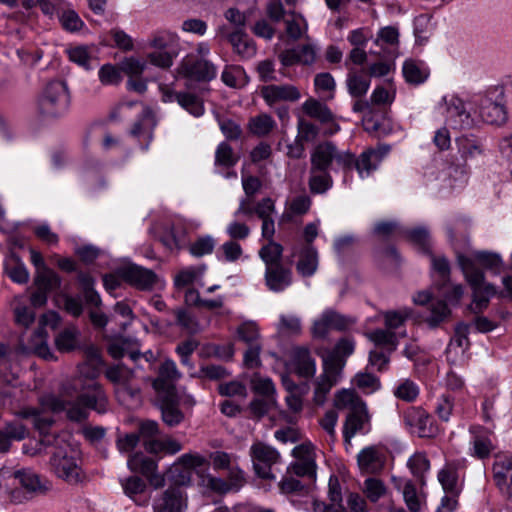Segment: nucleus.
<instances>
[{"label":"nucleus","instance_id":"obj_1","mask_svg":"<svg viewBox=\"0 0 512 512\" xmlns=\"http://www.w3.org/2000/svg\"><path fill=\"white\" fill-rule=\"evenodd\" d=\"M100 369L81 363L77 376L67 380L58 396L50 395L44 405L55 412H65L71 421H82L88 417L89 409L102 414L107 411L108 399L102 386L96 381Z\"/></svg>","mask_w":512,"mask_h":512},{"label":"nucleus","instance_id":"obj_2","mask_svg":"<svg viewBox=\"0 0 512 512\" xmlns=\"http://www.w3.org/2000/svg\"><path fill=\"white\" fill-rule=\"evenodd\" d=\"M49 467L57 478L68 485L78 486L88 481L78 453L69 444L57 442L49 460Z\"/></svg>","mask_w":512,"mask_h":512},{"label":"nucleus","instance_id":"obj_3","mask_svg":"<svg viewBox=\"0 0 512 512\" xmlns=\"http://www.w3.org/2000/svg\"><path fill=\"white\" fill-rule=\"evenodd\" d=\"M457 260L472 289V302L468 308L472 313L479 314L488 307L490 299L496 294V289L485 282L484 273L475 266L472 259L458 255Z\"/></svg>","mask_w":512,"mask_h":512},{"label":"nucleus","instance_id":"obj_4","mask_svg":"<svg viewBox=\"0 0 512 512\" xmlns=\"http://www.w3.org/2000/svg\"><path fill=\"white\" fill-rule=\"evenodd\" d=\"M70 105V94L67 84L62 80L49 82L38 100L39 112L47 118H58L64 115Z\"/></svg>","mask_w":512,"mask_h":512},{"label":"nucleus","instance_id":"obj_5","mask_svg":"<svg viewBox=\"0 0 512 512\" xmlns=\"http://www.w3.org/2000/svg\"><path fill=\"white\" fill-rule=\"evenodd\" d=\"M267 15L273 22L283 21L284 35L291 41L308 38V22L304 16L295 11H286L280 0L267 4Z\"/></svg>","mask_w":512,"mask_h":512},{"label":"nucleus","instance_id":"obj_6","mask_svg":"<svg viewBox=\"0 0 512 512\" xmlns=\"http://www.w3.org/2000/svg\"><path fill=\"white\" fill-rule=\"evenodd\" d=\"M255 214L262 222L261 236L262 238H271L275 235V201L270 197L259 200L254 206L248 198H242L239 206L234 212V217L246 216L251 217Z\"/></svg>","mask_w":512,"mask_h":512},{"label":"nucleus","instance_id":"obj_7","mask_svg":"<svg viewBox=\"0 0 512 512\" xmlns=\"http://www.w3.org/2000/svg\"><path fill=\"white\" fill-rule=\"evenodd\" d=\"M311 167L327 170L335 162L337 166L346 169L351 168L354 156L348 151H340L331 141H323L316 144L311 151Z\"/></svg>","mask_w":512,"mask_h":512},{"label":"nucleus","instance_id":"obj_8","mask_svg":"<svg viewBox=\"0 0 512 512\" xmlns=\"http://www.w3.org/2000/svg\"><path fill=\"white\" fill-rule=\"evenodd\" d=\"M292 456L295 461L288 466V472L297 477L314 480L317 472L315 446L310 441H305L292 449Z\"/></svg>","mask_w":512,"mask_h":512},{"label":"nucleus","instance_id":"obj_9","mask_svg":"<svg viewBox=\"0 0 512 512\" xmlns=\"http://www.w3.org/2000/svg\"><path fill=\"white\" fill-rule=\"evenodd\" d=\"M438 108L445 113L446 123L456 129H470L476 125L475 118L466 110L463 101L456 96H444Z\"/></svg>","mask_w":512,"mask_h":512},{"label":"nucleus","instance_id":"obj_10","mask_svg":"<svg viewBox=\"0 0 512 512\" xmlns=\"http://www.w3.org/2000/svg\"><path fill=\"white\" fill-rule=\"evenodd\" d=\"M342 365L337 360H324L323 372L314 382L313 403L323 406L331 389L341 377Z\"/></svg>","mask_w":512,"mask_h":512},{"label":"nucleus","instance_id":"obj_11","mask_svg":"<svg viewBox=\"0 0 512 512\" xmlns=\"http://www.w3.org/2000/svg\"><path fill=\"white\" fill-rule=\"evenodd\" d=\"M477 105L479 116L484 122L492 125H502L506 122L507 112L502 91L499 93L496 90L489 91L479 98Z\"/></svg>","mask_w":512,"mask_h":512},{"label":"nucleus","instance_id":"obj_12","mask_svg":"<svg viewBox=\"0 0 512 512\" xmlns=\"http://www.w3.org/2000/svg\"><path fill=\"white\" fill-rule=\"evenodd\" d=\"M250 456L255 473L260 478L275 479L271 467L280 460V454L276 449L265 443L256 442L250 448Z\"/></svg>","mask_w":512,"mask_h":512},{"label":"nucleus","instance_id":"obj_13","mask_svg":"<svg viewBox=\"0 0 512 512\" xmlns=\"http://www.w3.org/2000/svg\"><path fill=\"white\" fill-rule=\"evenodd\" d=\"M405 426L411 433L421 438H431L437 435L438 429L431 416L421 407H409L402 413Z\"/></svg>","mask_w":512,"mask_h":512},{"label":"nucleus","instance_id":"obj_14","mask_svg":"<svg viewBox=\"0 0 512 512\" xmlns=\"http://www.w3.org/2000/svg\"><path fill=\"white\" fill-rule=\"evenodd\" d=\"M371 431V414L367 405L355 411H350L343 423V438L345 444L351 445V440L357 434H368Z\"/></svg>","mask_w":512,"mask_h":512},{"label":"nucleus","instance_id":"obj_15","mask_svg":"<svg viewBox=\"0 0 512 512\" xmlns=\"http://www.w3.org/2000/svg\"><path fill=\"white\" fill-rule=\"evenodd\" d=\"M355 323V320L337 313L325 310L313 323L312 334L315 338H325L331 330L343 331Z\"/></svg>","mask_w":512,"mask_h":512},{"label":"nucleus","instance_id":"obj_16","mask_svg":"<svg viewBox=\"0 0 512 512\" xmlns=\"http://www.w3.org/2000/svg\"><path fill=\"white\" fill-rule=\"evenodd\" d=\"M49 396H46L41 401V409L37 408H25L18 412V415L22 418H32L33 424L36 430L39 431L40 435L42 436L40 440V445H50L51 441L48 437V432L52 425L54 424L55 420L54 418L47 414V411H51L53 413H56L52 409L48 408L44 405V400L48 398Z\"/></svg>","mask_w":512,"mask_h":512},{"label":"nucleus","instance_id":"obj_17","mask_svg":"<svg viewBox=\"0 0 512 512\" xmlns=\"http://www.w3.org/2000/svg\"><path fill=\"white\" fill-rule=\"evenodd\" d=\"M301 111L305 116L322 124H331L328 134H334L340 130V126L335 122V115L323 101L309 97L302 103Z\"/></svg>","mask_w":512,"mask_h":512},{"label":"nucleus","instance_id":"obj_18","mask_svg":"<svg viewBox=\"0 0 512 512\" xmlns=\"http://www.w3.org/2000/svg\"><path fill=\"white\" fill-rule=\"evenodd\" d=\"M180 72L187 78L197 81H210L216 77L213 63L204 58L187 57L181 64Z\"/></svg>","mask_w":512,"mask_h":512},{"label":"nucleus","instance_id":"obj_19","mask_svg":"<svg viewBox=\"0 0 512 512\" xmlns=\"http://www.w3.org/2000/svg\"><path fill=\"white\" fill-rule=\"evenodd\" d=\"M118 273L124 281L140 290H151L157 280L152 270L135 264L122 267Z\"/></svg>","mask_w":512,"mask_h":512},{"label":"nucleus","instance_id":"obj_20","mask_svg":"<svg viewBox=\"0 0 512 512\" xmlns=\"http://www.w3.org/2000/svg\"><path fill=\"white\" fill-rule=\"evenodd\" d=\"M181 376L176 363L171 359H165L159 366L158 376L153 380L152 386L159 395L175 394L174 383Z\"/></svg>","mask_w":512,"mask_h":512},{"label":"nucleus","instance_id":"obj_21","mask_svg":"<svg viewBox=\"0 0 512 512\" xmlns=\"http://www.w3.org/2000/svg\"><path fill=\"white\" fill-rule=\"evenodd\" d=\"M493 477L500 492L511 503L512 512V455L500 457L495 461Z\"/></svg>","mask_w":512,"mask_h":512},{"label":"nucleus","instance_id":"obj_22","mask_svg":"<svg viewBox=\"0 0 512 512\" xmlns=\"http://www.w3.org/2000/svg\"><path fill=\"white\" fill-rule=\"evenodd\" d=\"M385 462V452L377 445L367 446L361 449L357 455V464L362 473H377L383 469Z\"/></svg>","mask_w":512,"mask_h":512},{"label":"nucleus","instance_id":"obj_23","mask_svg":"<svg viewBox=\"0 0 512 512\" xmlns=\"http://www.w3.org/2000/svg\"><path fill=\"white\" fill-rule=\"evenodd\" d=\"M217 35L227 39L232 45L234 52L242 59L252 58L256 54L255 43L243 30L238 29L228 33L226 26H222L218 29Z\"/></svg>","mask_w":512,"mask_h":512},{"label":"nucleus","instance_id":"obj_24","mask_svg":"<svg viewBox=\"0 0 512 512\" xmlns=\"http://www.w3.org/2000/svg\"><path fill=\"white\" fill-rule=\"evenodd\" d=\"M128 468L132 472H138L149 479V482L155 488L164 485V478L156 474L157 464L155 460L145 456L142 453H135L131 455L127 461Z\"/></svg>","mask_w":512,"mask_h":512},{"label":"nucleus","instance_id":"obj_25","mask_svg":"<svg viewBox=\"0 0 512 512\" xmlns=\"http://www.w3.org/2000/svg\"><path fill=\"white\" fill-rule=\"evenodd\" d=\"M187 496L179 487H169L154 504L155 512H184Z\"/></svg>","mask_w":512,"mask_h":512},{"label":"nucleus","instance_id":"obj_26","mask_svg":"<svg viewBox=\"0 0 512 512\" xmlns=\"http://www.w3.org/2000/svg\"><path fill=\"white\" fill-rule=\"evenodd\" d=\"M261 96L265 102L272 106L280 101L296 102L301 98L299 89L290 84L283 85H267L262 87Z\"/></svg>","mask_w":512,"mask_h":512},{"label":"nucleus","instance_id":"obj_27","mask_svg":"<svg viewBox=\"0 0 512 512\" xmlns=\"http://www.w3.org/2000/svg\"><path fill=\"white\" fill-rule=\"evenodd\" d=\"M105 376L110 382L119 386L118 393L128 394L133 398L138 396L139 389L130 386L134 377V372L131 369L123 365L111 366L105 371Z\"/></svg>","mask_w":512,"mask_h":512},{"label":"nucleus","instance_id":"obj_28","mask_svg":"<svg viewBox=\"0 0 512 512\" xmlns=\"http://www.w3.org/2000/svg\"><path fill=\"white\" fill-rule=\"evenodd\" d=\"M390 148L388 146H380L377 149H369L361 153L355 161V165L361 178L368 177L374 171L382 159L388 154Z\"/></svg>","mask_w":512,"mask_h":512},{"label":"nucleus","instance_id":"obj_29","mask_svg":"<svg viewBox=\"0 0 512 512\" xmlns=\"http://www.w3.org/2000/svg\"><path fill=\"white\" fill-rule=\"evenodd\" d=\"M18 484L30 494H43L50 489L48 480L28 468L16 470V486Z\"/></svg>","mask_w":512,"mask_h":512},{"label":"nucleus","instance_id":"obj_30","mask_svg":"<svg viewBox=\"0 0 512 512\" xmlns=\"http://www.w3.org/2000/svg\"><path fill=\"white\" fill-rule=\"evenodd\" d=\"M265 282L273 292H281L292 283V271L282 264L271 266L265 269Z\"/></svg>","mask_w":512,"mask_h":512},{"label":"nucleus","instance_id":"obj_31","mask_svg":"<svg viewBox=\"0 0 512 512\" xmlns=\"http://www.w3.org/2000/svg\"><path fill=\"white\" fill-rule=\"evenodd\" d=\"M371 81L364 69L349 68L346 77V87L353 98H362L369 90Z\"/></svg>","mask_w":512,"mask_h":512},{"label":"nucleus","instance_id":"obj_32","mask_svg":"<svg viewBox=\"0 0 512 512\" xmlns=\"http://www.w3.org/2000/svg\"><path fill=\"white\" fill-rule=\"evenodd\" d=\"M162 420L170 427L179 425L184 420V414L179 409L176 394L160 395Z\"/></svg>","mask_w":512,"mask_h":512},{"label":"nucleus","instance_id":"obj_33","mask_svg":"<svg viewBox=\"0 0 512 512\" xmlns=\"http://www.w3.org/2000/svg\"><path fill=\"white\" fill-rule=\"evenodd\" d=\"M398 37V30L394 27L388 26L380 29L375 44L379 46L382 51H371V53L382 58L394 57L398 45Z\"/></svg>","mask_w":512,"mask_h":512},{"label":"nucleus","instance_id":"obj_34","mask_svg":"<svg viewBox=\"0 0 512 512\" xmlns=\"http://www.w3.org/2000/svg\"><path fill=\"white\" fill-rule=\"evenodd\" d=\"M125 494L137 505L148 504L149 497L146 495V483L137 476L128 477L121 482Z\"/></svg>","mask_w":512,"mask_h":512},{"label":"nucleus","instance_id":"obj_35","mask_svg":"<svg viewBox=\"0 0 512 512\" xmlns=\"http://www.w3.org/2000/svg\"><path fill=\"white\" fill-rule=\"evenodd\" d=\"M293 362L296 372L301 377H311L316 372V365L314 359L308 349L298 347L293 351Z\"/></svg>","mask_w":512,"mask_h":512},{"label":"nucleus","instance_id":"obj_36","mask_svg":"<svg viewBox=\"0 0 512 512\" xmlns=\"http://www.w3.org/2000/svg\"><path fill=\"white\" fill-rule=\"evenodd\" d=\"M366 337L378 349H385L389 353H392L397 349L398 337L393 331H389L387 329H375L367 332Z\"/></svg>","mask_w":512,"mask_h":512},{"label":"nucleus","instance_id":"obj_37","mask_svg":"<svg viewBox=\"0 0 512 512\" xmlns=\"http://www.w3.org/2000/svg\"><path fill=\"white\" fill-rule=\"evenodd\" d=\"M318 268V253L312 246L302 249L296 263L297 272L303 277L312 276Z\"/></svg>","mask_w":512,"mask_h":512},{"label":"nucleus","instance_id":"obj_38","mask_svg":"<svg viewBox=\"0 0 512 512\" xmlns=\"http://www.w3.org/2000/svg\"><path fill=\"white\" fill-rule=\"evenodd\" d=\"M308 185L311 193L324 194L333 185V179L327 170L310 167Z\"/></svg>","mask_w":512,"mask_h":512},{"label":"nucleus","instance_id":"obj_39","mask_svg":"<svg viewBox=\"0 0 512 512\" xmlns=\"http://www.w3.org/2000/svg\"><path fill=\"white\" fill-rule=\"evenodd\" d=\"M362 405L366 403L352 389H341L334 395L333 406L337 410L348 409L350 412L361 408Z\"/></svg>","mask_w":512,"mask_h":512},{"label":"nucleus","instance_id":"obj_40","mask_svg":"<svg viewBox=\"0 0 512 512\" xmlns=\"http://www.w3.org/2000/svg\"><path fill=\"white\" fill-rule=\"evenodd\" d=\"M438 480L446 492L458 495L461 491V483L457 468L452 464L445 465L438 472Z\"/></svg>","mask_w":512,"mask_h":512},{"label":"nucleus","instance_id":"obj_41","mask_svg":"<svg viewBox=\"0 0 512 512\" xmlns=\"http://www.w3.org/2000/svg\"><path fill=\"white\" fill-rule=\"evenodd\" d=\"M268 243L259 250V257L265 263L266 268L281 264L283 246L274 241V237L265 238Z\"/></svg>","mask_w":512,"mask_h":512},{"label":"nucleus","instance_id":"obj_42","mask_svg":"<svg viewBox=\"0 0 512 512\" xmlns=\"http://www.w3.org/2000/svg\"><path fill=\"white\" fill-rule=\"evenodd\" d=\"M239 157L227 142H221L215 151V167L229 169L236 165Z\"/></svg>","mask_w":512,"mask_h":512},{"label":"nucleus","instance_id":"obj_43","mask_svg":"<svg viewBox=\"0 0 512 512\" xmlns=\"http://www.w3.org/2000/svg\"><path fill=\"white\" fill-rule=\"evenodd\" d=\"M363 492L368 500L372 503H376L387 495L388 488L383 480L376 477H369L365 479L363 483Z\"/></svg>","mask_w":512,"mask_h":512},{"label":"nucleus","instance_id":"obj_44","mask_svg":"<svg viewBox=\"0 0 512 512\" xmlns=\"http://www.w3.org/2000/svg\"><path fill=\"white\" fill-rule=\"evenodd\" d=\"M314 87L317 94L324 100H331L334 97L336 83L330 73H319L314 78Z\"/></svg>","mask_w":512,"mask_h":512},{"label":"nucleus","instance_id":"obj_45","mask_svg":"<svg viewBox=\"0 0 512 512\" xmlns=\"http://www.w3.org/2000/svg\"><path fill=\"white\" fill-rule=\"evenodd\" d=\"M276 127V122L268 114H259L249 120L248 128L250 132L257 136H265Z\"/></svg>","mask_w":512,"mask_h":512},{"label":"nucleus","instance_id":"obj_46","mask_svg":"<svg viewBox=\"0 0 512 512\" xmlns=\"http://www.w3.org/2000/svg\"><path fill=\"white\" fill-rule=\"evenodd\" d=\"M5 272L12 281L24 284L29 280V272L19 258L12 256L5 264Z\"/></svg>","mask_w":512,"mask_h":512},{"label":"nucleus","instance_id":"obj_47","mask_svg":"<svg viewBox=\"0 0 512 512\" xmlns=\"http://www.w3.org/2000/svg\"><path fill=\"white\" fill-rule=\"evenodd\" d=\"M34 283L37 288L50 292L60 287L61 279L53 270L47 267L36 271Z\"/></svg>","mask_w":512,"mask_h":512},{"label":"nucleus","instance_id":"obj_48","mask_svg":"<svg viewBox=\"0 0 512 512\" xmlns=\"http://www.w3.org/2000/svg\"><path fill=\"white\" fill-rule=\"evenodd\" d=\"M176 102L195 117H200L204 114L205 109L202 100L193 94L186 92L177 94Z\"/></svg>","mask_w":512,"mask_h":512},{"label":"nucleus","instance_id":"obj_49","mask_svg":"<svg viewBox=\"0 0 512 512\" xmlns=\"http://www.w3.org/2000/svg\"><path fill=\"white\" fill-rule=\"evenodd\" d=\"M457 144L461 157L465 160L476 158L483 152L480 141L473 137L462 136L457 139Z\"/></svg>","mask_w":512,"mask_h":512},{"label":"nucleus","instance_id":"obj_50","mask_svg":"<svg viewBox=\"0 0 512 512\" xmlns=\"http://www.w3.org/2000/svg\"><path fill=\"white\" fill-rule=\"evenodd\" d=\"M435 413L441 421L448 422L453 414H458L459 410L455 406L454 398L449 394H442L437 398Z\"/></svg>","mask_w":512,"mask_h":512},{"label":"nucleus","instance_id":"obj_51","mask_svg":"<svg viewBox=\"0 0 512 512\" xmlns=\"http://www.w3.org/2000/svg\"><path fill=\"white\" fill-rule=\"evenodd\" d=\"M403 75L407 82L420 84L428 77V70L413 60H407L403 65Z\"/></svg>","mask_w":512,"mask_h":512},{"label":"nucleus","instance_id":"obj_52","mask_svg":"<svg viewBox=\"0 0 512 512\" xmlns=\"http://www.w3.org/2000/svg\"><path fill=\"white\" fill-rule=\"evenodd\" d=\"M320 132L319 127L307 120L303 116H298L297 119V135L296 138L304 144L316 140Z\"/></svg>","mask_w":512,"mask_h":512},{"label":"nucleus","instance_id":"obj_53","mask_svg":"<svg viewBox=\"0 0 512 512\" xmlns=\"http://www.w3.org/2000/svg\"><path fill=\"white\" fill-rule=\"evenodd\" d=\"M66 53L69 60L73 63L83 67L86 70L92 68L91 62L93 59L89 47L83 45L72 46L67 48Z\"/></svg>","mask_w":512,"mask_h":512},{"label":"nucleus","instance_id":"obj_54","mask_svg":"<svg viewBox=\"0 0 512 512\" xmlns=\"http://www.w3.org/2000/svg\"><path fill=\"white\" fill-rule=\"evenodd\" d=\"M185 240V230L181 226H168L161 238L163 244L170 250L179 249Z\"/></svg>","mask_w":512,"mask_h":512},{"label":"nucleus","instance_id":"obj_55","mask_svg":"<svg viewBox=\"0 0 512 512\" xmlns=\"http://www.w3.org/2000/svg\"><path fill=\"white\" fill-rule=\"evenodd\" d=\"M0 490L10 493L12 500L21 502L20 492L16 489V470L5 467L0 469Z\"/></svg>","mask_w":512,"mask_h":512},{"label":"nucleus","instance_id":"obj_56","mask_svg":"<svg viewBox=\"0 0 512 512\" xmlns=\"http://www.w3.org/2000/svg\"><path fill=\"white\" fill-rule=\"evenodd\" d=\"M403 499L410 512H421L423 497L417 493L415 485L407 481L403 487Z\"/></svg>","mask_w":512,"mask_h":512},{"label":"nucleus","instance_id":"obj_57","mask_svg":"<svg viewBox=\"0 0 512 512\" xmlns=\"http://www.w3.org/2000/svg\"><path fill=\"white\" fill-rule=\"evenodd\" d=\"M168 479L174 484L173 487L187 486L191 483L192 472L183 465L175 462L167 472Z\"/></svg>","mask_w":512,"mask_h":512},{"label":"nucleus","instance_id":"obj_58","mask_svg":"<svg viewBox=\"0 0 512 512\" xmlns=\"http://www.w3.org/2000/svg\"><path fill=\"white\" fill-rule=\"evenodd\" d=\"M154 125L155 120L152 111L149 108H145L142 113V118L133 125L131 133L137 137L147 134L149 140H151Z\"/></svg>","mask_w":512,"mask_h":512},{"label":"nucleus","instance_id":"obj_59","mask_svg":"<svg viewBox=\"0 0 512 512\" xmlns=\"http://www.w3.org/2000/svg\"><path fill=\"white\" fill-rule=\"evenodd\" d=\"M353 384L365 394H371L380 388L379 379L365 372H360L355 375Z\"/></svg>","mask_w":512,"mask_h":512},{"label":"nucleus","instance_id":"obj_60","mask_svg":"<svg viewBox=\"0 0 512 512\" xmlns=\"http://www.w3.org/2000/svg\"><path fill=\"white\" fill-rule=\"evenodd\" d=\"M408 239L417 245L424 253H430V235L429 231L423 227H416L406 231Z\"/></svg>","mask_w":512,"mask_h":512},{"label":"nucleus","instance_id":"obj_61","mask_svg":"<svg viewBox=\"0 0 512 512\" xmlns=\"http://www.w3.org/2000/svg\"><path fill=\"white\" fill-rule=\"evenodd\" d=\"M78 331L76 328H67L60 332L55 339V345L61 352H69L76 347Z\"/></svg>","mask_w":512,"mask_h":512},{"label":"nucleus","instance_id":"obj_62","mask_svg":"<svg viewBox=\"0 0 512 512\" xmlns=\"http://www.w3.org/2000/svg\"><path fill=\"white\" fill-rule=\"evenodd\" d=\"M176 323L182 329L190 334H195L200 331V325L196 317L185 309H177L174 311Z\"/></svg>","mask_w":512,"mask_h":512},{"label":"nucleus","instance_id":"obj_63","mask_svg":"<svg viewBox=\"0 0 512 512\" xmlns=\"http://www.w3.org/2000/svg\"><path fill=\"white\" fill-rule=\"evenodd\" d=\"M237 335L247 345L260 344V334L255 322L247 321L242 323L237 329Z\"/></svg>","mask_w":512,"mask_h":512},{"label":"nucleus","instance_id":"obj_64","mask_svg":"<svg viewBox=\"0 0 512 512\" xmlns=\"http://www.w3.org/2000/svg\"><path fill=\"white\" fill-rule=\"evenodd\" d=\"M407 465L411 473L420 479L423 478L424 474L430 469V461L424 453L413 454L407 462Z\"/></svg>","mask_w":512,"mask_h":512}]
</instances>
